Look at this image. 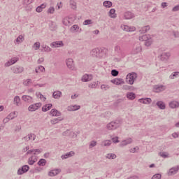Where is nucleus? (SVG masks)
Segmentation results:
<instances>
[{"mask_svg":"<svg viewBox=\"0 0 179 179\" xmlns=\"http://www.w3.org/2000/svg\"><path fill=\"white\" fill-rule=\"evenodd\" d=\"M52 48H58L59 47H64V42L62 41H55L50 44Z\"/></svg>","mask_w":179,"mask_h":179,"instance_id":"9b49d317","label":"nucleus"},{"mask_svg":"<svg viewBox=\"0 0 179 179\" xmlns=\"http://www.w3.org/2000/svg\"><path fill=\"white\" fill-rule=\"evenodd\" d=\"M62 24L64 26H69V24H71V21H69V17H65L62 20Z\"/></svg>","mask_w":179,"mask_h":179,"instance_id":"ea45409f","label":"nucleus"},{"mask_svg":"<svg viewBox=\"0 0 179 179\" xmlns=\"http://www.w3.org/2000/svg\"><path fill=\"white\" fill-rule=\"evenodd\" d=\"M49 27L52 31H55V30H57V24L52 21H51L50 23L49 24Z\"/></svg>","mask_w":179,"mask_h":179,"instance_id":"c85d7f7f","label":"nucleus"},{"mask_svg":"<svg viewBox=\"0 0 179 179\" xmlns=\"http://www.w3.org/2000/svg\"><path fill=\"white\" fill-rule=\"evenodd\" d=\"M111 75L112 76H117V75H120V71H118L116 69H113L111 71Z\"/></svg>","mask_w":179,"mask_h":179,"instance_id":"49530a36","label":"nucleus"},{"mask_svg":"<svg viewBox=\"0 0 179 179\" xmlns=\"http://www.w3.org/2000/svg\"><path fill=\"white\" fill-rule=\"evenodd\" d=\"M110 145H111V141L106 140L104 143V146H110Z\"/></svg>","mask_w":179,"mask_h":179,"instance_id":"0e129e2a","label":"nucleus"},{"mask_svg":"<svg viewBox=\"0 0 179 179\" xmlns=\"http://www.w3.org/2000/svg\"><path fill=\"white\" fill-rule=\"evenodd\" d=\"M173 12H178L179 10V5L176 6L172 9Z\"/></svg>","mask_w":179,"mask_h":179,"instance_id":"69168bd1","label":"nucleus"},{"mask_svg":"<svg viewBox=\"0 0 179 179\" xmlns=\"http://www.w3.org/2000/svg\"><path fill=\"white\" fill-rule=\"evenodd\" d=\"M22 100L26 103H33V97L27 95H23L22 96Z\"/></svg>","mask_w":179,"mask_h":179,"instance_id":"412c9836","label":"nucleus"},{"mask_svg":"<svg viewBox=\"0 0 179 179\" xmlns=\"http://www.w3.org/2000/svg\"><path fill=\"white\" fill-rule=\"evenodd\" d=\"M173 34L174 37H176V38L179 37L178 31H173Z\"/></svg>","mask_w":179,"mask_h":179,"instance_id":"774afa93","label":"nucleus"},{"mask_svg":"<svg viewBox=\"0 0 179 179\" xmlns=\"http://www.w3.org/2000/svg\"><path fill=\"white\" fill-rule=\"evenodd\" d=\"M67 110L68 111H76L78 110H80V106L74 105V106H69Z\"/></svg>","mask_w":179,"mask_h":179,"instance_id":"a878e982","label":"nucleus"},{"mask_svg":"<svg viewBox=\"0 0 179 179\" xmlns=\"http://www.w3.org/2000/svg\"><path fill=\"white\" fill-rule=\"evenodd\" d=\"M52 108V103L45 104L42 107V111L43 113H47V111H49V110H51Z\"/></svg>","mask_w":179,"mask_h":179,"instance_id":"aec40b11","label":"nucleus"},{"mask_svg":"<svg viewBox=\"0 0 179 179\" xmlns=\"http://www.w3.org/2000/svg\"><path fill=\"white\" fill-rule=\"evenodd\" d=\"M24 40V37L22 35H20L16 39L15 41L16 43H17L18 44L20 43H23V41Z\"/></svg>","mask_w":179,"mask_h":179,"instance_id":"37998d69","label":"nucleus"},{"mask_svg":"<svg viewBox=\"0 0 179 179\" xmlns=\"http://www.w3.org/2000/svg\"><path fill=\"white\" fill-rule=\"evenodd\" d=\"M101 90H108V89H110V85H101Z\"/></svg>","mask_w":179,"mask_h":179,"instance_id":"603ef678","label":"nucleus"},{"mask_svg":"<svg viewBox=\"0 0 179 179\" xmlns=\"http://www.w3.org/2000/svg\"><path fill=\"white\" fill-rule=\"evenodd\" d=\"M38 69L39 71H41V72H44V71H45V68H44V66H39L38 67Z\"/></svg>","mask_w":179,"mask_h":179,"instance_id":"338daca9","label":"nucleus"},{"mask_svg":"<svg viewBox=\"0 0 179 179\" xmlns=\"http://www.w3.org/2000/svg\"><path fill=\"white\" fill-rule=\"evenodd\" d=\"M126 96L129 100H135V99H136V94L134 92H128Z\"/></svg>","mask_w":179,"mask_h":179,"instance_id":"bb28decb","label":"nucleus"},{"mask_svg":"<svg viewBox=\"0 0 179 179\" xmlns=\"http://www.w3.org/2000/svg\"><path fill=\"white\" fill-rule=\"evenodd\" d=\"M31 136H33V141H36V134H30L27 136L24 137L22 139H24L27 142H29V141H31Z\"/></svg>","mask_w":179,"mask_h":179,"instance_id":"cd10ccee","label":"nucleus"},{"mask_svg":"<svg viewBox=\"0 0 179 179\" xmlns=\"http://www.w3.org/2000/svg\"><path fill=\"white\" fill-rule=\"evenodd\" d=\"M14 103H15L17 106H19V103H20V97H19V96H15Z\"/></svg>","mask_w":179,"mask_h":179,"instance_id":"a18cd8bd","label":"nucleus"},{"mask_svg":"<svg viewBox=\"0 0 179 179\" xmlns=\"http://www.w3.org/2000/svg\"><path fill=\"white\" fill-rule=\"evenodd\" d=\"M70 5L72 6V9H76V2H75L73 0H70Z\"/></svg>","mask_w":179,"mask_h":179,"instance_id":"3c124183","label":"nucleus"},{"mask_svg":"<svg viewBox=\"0 0 179 179\" xmlns=\"http://www.w3.org/2000/svg\"><path fill=\"white\" fill-rule=\"evenodd\" d=\"M166 90V86L162 85H154L153 92L155 93H160V92H164Z\"/></svg>","mask_w":179,"mask_h":179,"instance_id":"423d86ee","label":"nucleus"},{"mask_svg":"<svg viewBox=\"0 0 179 179\" xmlns=\"http://www.w3.org/2000/svg\"><path fill=\"white\" fill-rule=\"evenodd\" d=\"M17 61H19V58H17V57H13L10 59V62H7L5 64V66H10V65H13V64H16Z\"/></svg>","mask_w":179,"mask_h":179,"instance_id":"f3484780","label":"nucleus"},{"mask_svg":"<svg viewBox=\"0 0 179 179\" xmlns=\"http://www.w3.org/2000/svg\"><path fill=\"white\" fill-rule=\"evenodd\" d=\"M47 8V4L45 3H42L41 6H38L36 8V10L38 13H41V12L43 10V9H45Z\"/></svg>","mask_w":179,"mask_h":179,"instance_id":"7c9ffc66","label":"nucleus"},{"mask_svg":"<svg viewBox=\"0 0 179 179\" xmlns=\"http://www.w3.org/2000/svg\"><path fill=\"white\" fill-rule=\"evenodd\" d=\"M138 78V73L135 72L129 73L126 76V83L129 85H133Z\"/></svg>","mask_w":179,"mask_h":179,"instance_id":"f03ea898","label":"nucleus"},{"mask_svg":"<svg viewBox=\"0 0 179 179\" xmlns=\"http://www.w3.org/2000/svg\"><path fill=\"white\" fill-rule=\"evenodd\" d=\"M113 143H119L120 140H118V136L112 138Z\"/></svg>","mask_w":179,"mask_h":179,"instance_id":"13d9d810","label":"nucleus"},{"mask_svg":"<svg viewBox=\"0 0 179 179\" xmlns=\"http://www.w3.org/2000/svg\"><path fill=\"white\" fill-rule=\"evenodd\" d=\"M11 71L14 73H22L24 71V68L20 66H15L11 68Z\"/></svg>","mask_w":179,"mask_h":179,"instance_id":"0eeeda50","label":"nucleus"},{"mask_svg":"<svg viewBox=\"0 0 179 179\" xmlns=\"http://www.w3.org/2000/svg\"><path fill=\"white\" fill-rule=\"evenodd\" d=\"M29 170H30V166H29V165H24L17 170V174L18 176H22L24 174V173H27Z\"/></svg>","mask_w":179,"mask_h":179,"instance_id":"20e7f679","label":"nucleus"},{"mask_svg":"<svg viewBox=\"0 0 179 179\" xmlns=\"http://www.w3.org/2000/svg\"><path fill=\"white\" fill-rule=\"evenodd\" d=\"M42 48L45 52H50V51H52V49H51V48H50L47 45H43Z\"/></svg>","mask_w":179,"mask_h":179,"instance_id":"79ce46f5","label":"nucleus"},{"mask_svg":"<svg viewBox=\"0 0 179 179\" xmlns=\"http://www.w3.org/2000/svg\"><path fill=\"white\" fill-rule=\"evenodd\" d=\"M70 30L72 33H76V32L79 31V25H78V24L73 25L71 27Z\"/></svg>","mask_w":179,"mask_h":179,"instance_id":"f704fd0d","label":"nucleus"},{"mask_svg":"<svg viewBox=\"0 0 179 179\" xmlns=\"http://www.w3.org/2000/svg\"><path fill=\"white\" fill-rule=\"evenodd\" d=\"M139 103L143 104H150L152 103V99L150 98H141L138 99Z\"/></svg>","mask_w":179,"mask_h":179,"instance_id":"2eb2a0df","label":"nucleus"},{"mask_svg":"<svg viewBox=\"0 0 179 179\" xmlns=\"http://www.w3.org/2000/svg\"><path fill=\"white\" fill-rule=\"evenodd\" d=\"M50 114H52V117H60L62 115L61 112L54 108L50 110Z\"/></svg>","mask_w":179,"mask_h":179,"instance_id":"4be33fe9","label":"nucleus"},{"mask_svg":"<svg viewBox=\"0 0 179 179\" xmlns=\"http://www.w3.org/2000/svg\"><path fill=\"white\" fill-rule=\"evenodd\" d=\"M91 55L94 58H101L103 57V50H100L99 48H94L91 51Z\"/></svg>","mask_w":179,"mask_h":179,"instance_id":"7ed1b4c3","label":"nucleus"},{"mask_svg":"<svg viewBox=\"0 0 179 179\" xmlns=\"http://www.w3.org/2000/svg\"><path fill=\"white\" fill-rule=\"evenodd\" d=\"M99 85V81L97 82H93L90 84H89L88 87H90V89H96Z\"/></svg>","mask_w":179,"mask_h":179,"instance_id":"a19ab883","label":"nucleus"},{"mask_svg":"<svg viewBox=\"0 0 179 179\" xmlns=\"http://www.w3.org/2000/svg\"><path fill=\"white\" fill-rule=\"evenodd\" d=\"M150 35H143L141 36H139V41H146L148 40V38H150Z\"/></svg>","mask_w":179,"mask_h":179,"instance_id":"c9c22d12","label":"nucleus"},{"mask_svg":"<svg viewBox=\"0 0 179 179\" xmlns=\"http://www.w3.org/2000/svg\"><path fill=\"white\" fill-rule=\"evenodd\" d=\"M66 64L69 69H71V71H73V69H75V64H73V59H67L66 60Z\"/></svg>","mask_w":179,"mask_h":179,"instance_id":"6e6552de","label":"nucleus"},{"mask_svg":"<svg viewBox=\"0 0 179 179\" xmlns=\"http://www.w3.org/2000/svg\"><path fill=\"white\" fill-rule=\"evenodd\" d=\"M116 158H117V155L115 154H113V153L108 154L106 156V159H114Z\"/></svg>","mask_w":179,"mask_h":179,"instance_id":"c03bdc74","label":"nucleus"},{"mask_svg":"<svg viewBox=\"0 0 179 179\" xmlns=\"http://www.w3.org/2000/svg\"><path fill=\"white\" fill-rule=\"evenodd\" d=\"M170 55H171L170 52H163L159 56V58H160L161 61H167V59H169V58H170Z\"/></svg>","mask_w":179,"mask_h":179,"instance_id":"4468645a","label":"nucleus"},{"mask_svg":"<svg viewBox=\"0 0 179 179\" xmlns=\"http://www.w3.org/2000/svg\"><path fill=\"white\" fill-rule=\"evenodd\" d=\"M93 79V76L92 74H85L82 77V82H90Z\"/></svg>","mask_w":179,"mask_h":179,"instance_id":"f8f14e48","label":"nucleus"},{"mask_svg":"<svg viewBox=\"0 0 179 179\" xmlns=\"http://www.w3.org/2000/svg\"><path fill=\"white\" fill-rule=\"evenodd\" d=\"M109 16L113 19L117 17V14H115V9L111 8L109 11Z\"/></svg>","mask_w":179,"mask_h":179,"instance_id":"e433bc0d","label":"nucleus"},{"mask_svg":"<svg viewBox=\"0 0 179 179\" xmlns=\"http://www.w3.org/2000/svg\"><path fill=\"white\" fill-rule=\"evenodd\" d=\"M103 5L105 8H111V6H113V2L110 1H103Z\"/></svg>","mask_w":179,"mask_h":179,"instance_id":"4c0bfd02","label":"nucleus"},{"mask_svg":"<svg viewBox=\"0 0 179 179\" xmlns=\"http://www.w3.org/2000/svg\"><path fill=\"white\" fill-rule=\"evenodd\" d=\"M178 106H179V103L176 101H173L169 103V107L171 108H177Z\"/></svg>","mask_w":179,"mask_h":179,"instance_id":"2f4dec72","label":"nucleus"},{"mask_svg":"<svg viewBox=\"0 0 179 179\" xmlns=\"http://www.w3.org/2000/svg\"><path fill=\"white\" fill-rule=\"evenodd\" d=\"M151 179H162V174L160 173H157L155 174Z\"/></svg>","mask_w":179,"mask_h":179,"instance_id":"8fccbe9b","label":"nucleus"},{"mask_svg":"<svg viewBox=\"0 0 179 179\" xmlns=\"http://www.w3.org/2000/svg\"><path fill=\"white\" fill-rule=\"evenodd\" d=\"M55 12V8L54 7H50L48 10V13H50V15L54 14Z\"/></svg>","mask_w":179,"mask_h":179,"instance_id":"09e8293b","label":"nucleus"},{"mask_svg":"<svg viewBox=\"0 0 179 179\" xmlns=\"http://www.w3.org/2000/svg\"><path fill=\"white\" fill-rule=\"evenodd\" d=\"M159 155L161 156V157H164V159L169 157V155H167L166 152H159Z\"/></svg>","mask_w":179,"mask_h":179,"instance_id":"4d7b16f0","label":"nucleus"},{"mask_svg":"<svg viewBox=\"0 0 179 179\" xmlns=\"http://www.w3.org/2000/svg\"><path fill=\"white\" fill-rule=\"evenodd\" d=\"M16 115V112H13L10 113L8 117V118H10V120H13V118H15V115Z\"/></svg>","mask_w":179,"mask_h":179,"instance_id":"6e6d98bb","label":"nucleus"},{"mask_svg":"<svg viewBox=\"0 0 179 179\" xmlns=\"http://www.w3.org/2000/svg\"><path fill=\"white\" fill-rule=\"evenodd\" d=\"M62 92L61 91H55L52 94V97L54 99H59V97H62Z\"/></svg>","mask_w":179,"mask_h":179,"instance_id":"c756f323","label":"nucleus"},{"mask_svg":"<svg viewBox=\"0 0 179 179\" xmlns=\"http://www.w3.org/2000/svg\"><path fill=\"white\" fill-rule=\"evenodd\" d=\"M124 16L126 20L133 19V17H135V15L130 11L124 13Z\"/></svg>","mask_w":179,"mask_h":179,"instance_id":"b1692460","label":"nucleus"},{"mask_svg":"<svg viewBox=\"0 0 179 179\" xmlns=\"http://www.w3.org/2000/svg\"><path fill=\"white\" fill-rule=\"evenodd\" d=\"M41 106H42V104L40 102L31 104V106H29L28 107V111H30L31 113H32L33 111H36V110H38L40 108V107H41Z\"/></svg>","mask_w":179,"mask_h":179,"instance_id":"39448f33","label":"nucleus"},{"mask_svg":"<svg viewBox=\"0 0 179 179\" xmlns=\"http://www.w3.org/2000/svg\"><path fill=\"white\" fill-rule=\"evenodd\" d=\"M62 120H64V119H61V117H57V118L51 120L50 122H51L52 125H55V124H58V122H59V121H62Z\"/></svg>","mask_w":179,"mask_h":179,"instance_id":"58836bf2","label":"nucleus"},{"mask_svg":"<svg viewBox=\"0 0 179 179\" xmlns=\"http://www.w3.org/2000/svg\"><path fill=\"white\" fill-rule=\"evenodd\" d=\"M156 106L160 109V110H166V103L163 102V101H158L156 103Z\"/></svg>","mask_w":179,"mask_h":179,"instance_id":"a211bd4d","label":"nucleus"},{"mask_svg":"<svg viewBox=\"0 0 179 179\" xmlns=\"http://www.w3.org/2000/svg\"><path fill=\"white\" fill-rule=\"evenodd\" d=\"M38 166H40L41 167H44L45 164H47V160L44 159H40L39 161L37 163Z\"/></svg>","mask_w":179,"mask_h":179,"instance_id":"473e14b6","label":"nucleus"},{"mask_svg":"<svg viewBox=\"0 0 179 179\" xmlns=\"http://www.w3.org/2000/svg\"><path fill=\"white\" fill-rule=\"evenodd\" d=\"M115 54L117 55V57H121L122 55V50H121V47L120 45L115 46Z\"/></svg>","mask_w":179,"mask_h":179,"instance_id":"dca6fc26","label":"nucleus"},{"mask_svg":"<svg viewBox=\"0 0 179 179\" xmlns=\"http://www.w3.org/2000/svg\"><path fill=\"white\" fill-rule=\"evenodd\" d=\"M176 76H179V72H174L171 76V79H174Z\"/></svg>","mask_w":179,"mask_h":179,"instance_id":"bf43d9fd","label":"nucleus"},{"mask_svg":"<svg viewBox=\"0 0 179 179\" xmlns=\"http://www.w3.org/2000/svg\"><path fill=\"white\" fill-rule=\"evenodd\" d=\"M10 121V117L9 116H7V117L4 118L3 120V124H6L7 122H9Z\"/></svg>","mask_w":179,"mask_h":179,"instance_id":"e2e57ef3","label":"nucleus"},{"mask_svg":"<svg viewBox=\"0 0 179 179\" xmlns=\"http://www.w3.org/2000/svg\"><path fill=\"white\" fill-rule=\"evenodd\" d=\"M153 43V39L151 38H149L144 42V45L145 47H150L152 45V43Z\"/></svg>","mask_w":179,"mask_h":179,"instance_id":"72a5a7b5","label":"nucleus"},{"mask_svg":"<svg viewBox=\"0 0 179 179\" xmlns=\"http://www.w3.org/2000/svg\"><path fill=\"white\" fill-rule=\"evenodd\" d=\"M93 22L92 20H85L83 22L84 26H87L88 24H92Z\"/></svg>","mask_w":179,"mask_h":179,"instance_id":"5fc2aeb1","label":"nucleus"},{"mask_svg":"<svg viewBox=\"0 0 179 179\" xmlns=\"http://www.w3.org/2000/svg\"><path fill=\"white\" fill-rule=\"evenodd\" d=\"M33 157H34V156H31L28 159V164H29V166H33V164H34V161H33Z\"/></svg>","mask_w":179,"mask_h":179,"instance_id":"de8ad7c7","label":"nucleus"},{"mask_svg":"<svg viewBox=\"0 0 179 179\" xmlns=\"http://www.w3.org/2000/svg\"><path fill=\"white\" fill-rule=\"evenodd\" d=\"M75 155V152L70 151L65 155H62V159L64 160V159H69V157H72V156Z\"/></svg>","mask_w":179,"mask_h":179,"instance_id":"6ab92c4d","label":"nucleus"},{"mask_svg":"<svg viewBox=\"0 0 179 179\" xmlns=\"http://www.w3.org/2000/svg\"><path fill=\"white\" fill-rule=\"evenodd\" d=\"M43 152V149H34V155H40Z\"/></svg>","mask_w":179,"mask_h":179,"instance_id":"864d4df0","label":"nucleus"},{"mask_svg":"<svg viewBox=\"0 0 179 179\" xmlns=\"http://www.w3.org/2000/svg\"><path fill=\"white\" fill-rule=\"evenodd\" d=\"M60 172H61V169H55L51 170L50 171H49L48 176L50 177H55V176H58V174H59Z\"/></svg>","mask_w":179,"mask_h":179,"instance_id":"9d476101","label":"nucleus"},{"mask_svg":"<svg viewBox=\"0 0 179 179\" xmlns=\"http://www.w3.org/2000/svg\"><path fill=\"white\" fill-rule=\"evenodd\" d=\"M131 142H132V138H129L126 140L122 141V143H120V146H127V145L131 144Z\"/></svg>","mask_w":179,"mask_h":179,"instance_id":"393cba45","label":"nucleus"},{"mask_svg":"<svg viewBox=\"0 0 179 179\" xmlns=\"http://www.w3.org/2000/svg\"><path fill=\"white\" fill-rule=\"evenodd\" d=\"M122 124V120H116L115 121H112L106 125L107 129L109 131H114L117 128H120Z\"/></svg>","mask_w":179,"mask_h":179,"instance_id":"f257e3e1","label":"nucleus"},{"mask_svg":"<svg viewBox=\"0 0 179 179\" xmlns=\"http://www.w3.org/2000/svg\"><path fill=\"white\" fill-rule=\"evenodd\" d=\"M179 170V166L172 167L169 169V171L168 173L169 176H174V174H177L178 173Z\"/></svg>","mask_w":179,"mask_h":179,"instance_id":"ddd939ff","label":"nucleus"},{"mask_svg":"<svg viewBox=\"0 0 179 179\" xmlns=\"http://www.w3.org/2000/svg\"><path fill=\"white\" fill-rule=\"evenodd\" d=\"M35 50H37L40 48V42H36L34 43Z\"/></svg>","mask_w":179,"mask_h":179,"instance_id":"680f3d73","label":"nucleus"},{"mask_svg":"<svg viewBox=\"0 0 179 179\" xmlns=\"http://www.w3.org/2000/svg\"><path fill=\"white\" fill-rule=\"evenodd\" d=\"M97 145V142L92 141L90 144V148H94Z\"/></svg>","mask_w":179,"mask_h":179,"instance_id":"052dcab7","label":"nucleus"},{"mask_svg":"<svg viewBox=\"0 0 179 179\" xmlns=\"http://www.w3.org/2000/svg\"><path fill=\"white\" fill-rule=\"evenodd\" d=\"M149 30H150V26L146 25L145 27H141L139 31L141 34H145V33H148Z\"/></svg>","mask_w":179,"mask_h":179,"instance_id":"5701e85b","label":"nucleus"},{"mask_svg":"<svg viewBox=\"0 0 179 179\" xmlns=\"http://www.w3.org/2000/svg\"><path fill=\"white\" fill-rule=\"evenodd\" d=\"M110 82L111 83L116 85V86H118L120 85H124V83H125V81H124L122 78H115L113 80H111Z\"/></svg>","mask_w":179,"mask_h":179,"instance_id":"1a4fd4ad","label":"nucleus"}]
</instances>
